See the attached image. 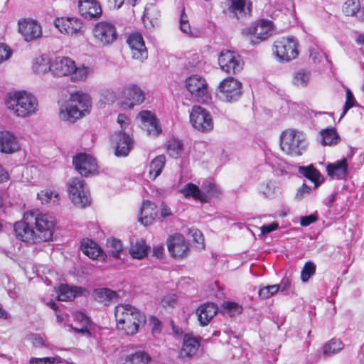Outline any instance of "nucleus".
I'll return each instance as SVG.
<instances>
[{
	"instance_id": "obj_1",
	"label": "nucleus",
	"mask_w": 364,
	"mask_h": 364,
	"mask_svg": "<svg viewBox=\"0 0 364 364\" xmlns=\"http://www.w3.org/2000/svg\"><path fill=\"white\" fill-rule=\"evenodd\" d=\"M145 321V316L129 304L115 306V322L118 331L126 336H134L139 331V325Z\"/></svg>"
},
{
	"instance_id": "obj_2",
	"label": "nucleus",
	"mask_w": 364,
	"mask_h": 364,
	"mask_svg": "<svg viewBox=\"0 0 364 364\" xmlns=\"http://www.w3.org/2000/svg\"><path fill=\"white\" fill-rule=\"evenodd\" d=\"M5 103L9 110L20 117H26L35 113L38 105L36 97L24 90L9 93Z\"/></svg>"
},
{
	"instance_id": "obj_3",
	"label": "nucleus",
	"mask_w": 364,
	"mask_h": 364,
	"mask_svg": "<svg viewBox=\"0 0 364 364\" xmlns=\"http://www.w3.org/2000/svg\"><path fill=\"white\" fill-rule=\"evenodd\" d=\"M30 213L31 217L28 221L33 225L34 243L52 241L56 225L55 220L38 209L30 210Z\"/></svg>"
},
{
	"instance_id": "obj_4",
	"label": "nucleus",
	"mask_w": 364,
	"mask_h": 364,
	"mask_svg": "<svg viewBox=\"0 0 364 364\" xmlns=\"http://www.w3.org/2000/svg\"><path fill=\"white\" fill-rule=\"evenodd\" d=\"M91 105L90 97L87 94L77 91L70 95L65 110H61L60 114L65 119L75 122L85 113L89 112Z\"/></svg>"
},
{
	"instance_id": "obj_5",
	"label": "nucleus",
	"mask_w": 364,
	"mask_h": 364,
	"mask_svg": "<svg viewBox=\"0 0 364 364\" xmlns=\"http://www.w3.org/2000/svg\"><path fill=\"white\" fill-rule=\"evenodd\" d=\"M187 90L199 103H209L211 96L208 91V84L205 79L198 75L190 76L186 80Z\"/></svg>"
},
{
	"instance_id": "obj_6",
	"label": "nucleus",
	"mask_w": 364,
	"mask_h": 364,
	"mask_svg": "<svg viewBox=\"0 0 364 364\" xmlns=\"http://www.w3.org/2000/svg\"><path fill=\"white\" fill-rule=\"evenodd\" d=\"M68 189L72 202L81 207L91 203V197L86 189L85 181L79 178H72L68 184Z\"/></svg>"
},
{
	"instance_id": "obj_7",
	"label": "nucleus",
	"mask_w": 364,
	"mask_h": 364,
	"mask_svg": "<svg viewBox=\"0 0 364 364\" xmlns=\"http://www.w3.org/2000/svg\"><path fill=\"white\" fill-rule=\"evenodd\" d=\"M54 26L63 35L77 37L85 33L84 24L81 19L77 17H58L54 20Z\"/></svg>"
},
{
	"instance_id": "obj_8",
	"label": "nucleus",
	"mask_w": 364,
	"mask_h": 364,
	"mask_svg": "<svg viewBox=\"0 0 364 364\" xmlns=\"http://www.w3.org/2000/svg\"><path fill=\"white\" fill-rule=\"evenodd\" d=\"M273 52L281 61H290L295 59L299 54L296 41L289 38H282L275 41Z\"/></svg>"
},
{
	"instance_id": "obj_9",
	"label": "nucleus",
	"mask_w": 364,
	"mask_h": 364,
	"mask_svg": "<svg viewBox=\"0 0 364 364\" xmlns=\"http://www.w3.org/2000/svg\"><path fill=\"white\" fill-rule=\"evenodd\" d=\"M73 164L76 171L84 177L92 176L99 173L96 159L86 153H80L74 156Z\"/></svg>"
},
{
	"instance_id": "obj_10",
	"label": "nucleus",
	"mask_w": 364,
	"mask_h": 364,
	"mask_svg": "<svg viewBox=\"0 0 364 364\" xmlns=\"http://www.w3.org/2000/svg\"><path fill=\"white\" fill-rule=\"evenodd\" d=\"M218 64L226 73L235 75L242 70L244 63L240 55L230 50H224L218 57Z\"/></svg>"
},
{
	"instance_id": "obj_11",
	"label": "nucleus",
	"mask_w": 364,
	"mask_h": 364,
	"mask_svg": "<svg viewBox=\"0 0 364 364\" xmlns=\"http://www.w3.org/2000/svg\"><path fill=\"white\" fill-rule=\"evenodd\" d=\"M273 32V24L271 21L262 19L250 27L244 33L249 36L252 43L257 44L268 38Z\"/></svg>"
},
{
	"instance_id": "obj_12",
	"label": "nucleus",
	"mask_w": 364,
	"mask_h": 364,
	"mask_svg": "<svg viewBox=\"0 0 364 364\" xmlns=\"http://www.w3.org/2000/svg\"><path fill=\"white\" fill-rule=\"evenodd\" d=\"M298 132L294 129L283 131L280 136L281 149L287 155L298 156L301 155L299 147L301 140L297 135Z\"/></svg>"
},
{
	"instance_id": "obj_13",
	"label": "nucleus",
	"mask_w": 364,
	"mask_h": 364,
	"mask_svg": "<svg viewBox=\"0 0 364 364\" xmlns=\"http://www.w3.org/2000/svg\"><path fill=\"white\" fill-rule=\"evenodd\" d=\"M166 245L171 256L176 259L187 257L190 251L189 242L180 233L170 235L167 238Z\"/></svg>"
},
{
	"instance_id": "obj_14",
	"label": "nucleus",
	"mask_w": 364,
	"mask_h": 364,
	"mask_svg": "<svg viewBox=\"0 0 364 364\" xmlns=\"http://www.w3.org/2000/svg\"><path fill=\"white\" fill-rule=\"evenodd\" d=\"M242 85L240 81L233 77H228L220 83L218 90L225 101L235 102L242 95Z\"/></svg>"
},
{
	"instance_id": "obj_15",
	"label": "nucleus",
	"mask_w": 364,
	"mask_h": 364,
	"mask_svg": "<svg viewBox=\"0 0 364 364\" xmlns=\"http://www.w3.org/2000/svg\"><path fill=\"white\" fill-rule=\"evenodd\" d=\"M190 122L196 129L200 132H208L213 127L210 114L200 106L195 105L192 107Z\"/></svg>"
},
{
	"instance_id": "obj_16",
	"label": "nucleus",
	"mask_w": 364,
	"mask_h": 364,
	"mask_svg": "<svg viewBox=\"0 0 364 364\" xmlns=\"http://www.w3.org/2000/svg\"><path fill=\"white\" fill-rule=\"evenodd\" d=\"M120 98V106L124 109H131L144 101L145 94L138 85L133 84L124 89Z\"/></svg>"
},
{
	"instance_id": "obj_17",
	"label": "nucleus",
	"mask_w": 364,
	"mask_h": 364,
	"mask_svg": "<svg viewBox=\"0 0 364 364\" xmlns=\"http://www.w3.org/2000/svg\"><path fill=\"white\" fill-rule=\"evenodd\" d=\"M93 36L99 46L111 45L114 41V23L107 21L97 22L93 28Z\"/></svg>"
},
{
	"instance_id": "obj_18",
	"label": "nucleus",
	"mask_w": 364,
	"mask_h": 364,
	"mask_svg": "<svg viewBox=\"0 0 364 364\" xmlns=\"http://www.w3.org/2000/svg\"><path fill=\"white\" fill-rule=\"evenodd\" d=\"M31 217L30 210L26 211L21 221L16 222L14 225V230L18 239L26 242L34 243L33 225L28 221Z\"/></svg>"
},
{
	"instance_id": "obj_19",
	"label": "nucleus",
	"mask_w": 364,
	"mask_h": 364,
	"mask_svg": "<svg viewBox=\"0 0 364 364\" xmlns=\"http://www.w3.org/2000/svg\"><path fill=\"white\" fill-rule=\"evenodd\" d=\"M127 42L131 49L133 58L139 60L147 58L148 51L141 33L137 32L131 33Z\"/></svg>"
},
{
	"instance_id": "obj_20",
	"label": "nucleus",
	"mask_w": 364,
	"mask_h": 364,
	"mask_svg": "<svg viewBox=\"0 0 364 364\" xmlns=\"http://www.w3.org/2000/svg\"><path fill=\"white\" fill-rule=\"evenodd\" d=\"M75 68V63L69 57H58L49 65V70L57 77L69 75Z\"/></svg>"
},
{
	"instance_id": "obj_21",
	"label": "nucleus",
	"mask_w": 364,
	"mask_h": 364,
	"mask_svg": "<svg viewBox=\"0 0 364 364\" xmlns=\"http://www.w3.org/2000/svg\"><path fill=\"white\" fill-rule=\"evenodd\" d=\"M19 33L23 36L26 41H31L42 35L41 26L34 20L22 19L18 21Z\"/></svg>"
},
{
	"instance_id": "obj_22",
	"label": "nucleus",
	"mask_w": 364,
	"mask_h": 364,
	"mask_svg": "<svg viewBox=\"0 0 364 364\" xmlns=\"http://www.w3.org/2000/svg\"><path fill=\"white\" fill-rule=\"evenodd\" d=\"M134 141L128 132H118L115 141V156L126 157L133 148Z\"/></svg>"
},
{
	"instance_id": "obj_23",
	"label": "nucleus",
	"mask_w": 364,
	"mask_h": 364,
	"mask_svg": "<svg viewBox=\"0 0 364 364\" xmlns=\"http://www.w3.org/2000/svg\"><path fill=\"white\" fill-rule=\"evenodd\" d=\"M79 11L84 18L92 19L102 15V8L96 0H80L78 2Z\"/></svg>"
},
{
	"instance_id": "obj_24",
	"label": "nucleus",
	"mask_w": 364,
	"mask_h": 364,
	"mask_svg": "<svg viewBox=\"0 0 364 364\" xmlns=\"http://www.w3.org/2000/svg\"><path fill=\"white\" fill-rule=\"evenodd\" d=\"M80 249L82 252L92 259L103 261L106 255L100 245L89 238H84L81 242Z\"/></svg>"
},
{
	"instance_id": "obj_25",
	"label": "nucleus",
	"mask_w": 364,
	"mask_h": 364,
	"mask_svg": "<svg viewBox=\"0 0 364 364\" xmlns=\"http://www.w3.org/2000/svg\"><path fill=\"white\" fill-rule=\"evenodd\" d=\"M158 215L157 205L149 200H144L140 210L139 221L144 226H149L153 224Z\"/></svg>"
},
{
	"instance_id": "obj_26",
	"label": "nucleus",
	"mask_w": 364,
	"mask_h": 364,
	"mask_svg": "<svg viewBox=\"0 0 364 364\" xmlns=\"http://www.w3.org/2000/svg\"><path fill=\"white\" fill-rule=\"evenodd\" d=\"M20 149L16 137L7 131L0 132V151L6 154H12Z\"/></svg>"
},
{
	"instance_id": "obj_27",
	"label": "nucleus",
	"mask_w": 364,
	"mask_h": 364,
	"mask_svg": "<svg viewBox=\"0 0 364 364\" xmlns=\"http://www.w3.org/2000/svg\"><path fill=\"white\" fill-rule=\"evenodd\" d=\"M200 337H193L188 334L184 335L179 356L181 358H191L197 353L200 345Z\"/></svg>"
},
{
	"instance_id": "obj_28",
	"label": "nucleus",
	"mask_w": 364,
	"mask_h": 364,
	"mask_svg": "<svg viewBox=\"0 0 364 364\" xmlns=\"http://www.w3.org/2000/svg\"><path fill=\"white\" fill-rule=\"evenodd\" d=\"M218 312V306L212 302L201 304L196 310L198 320L202 326H207Z\"/></svg>"
},
{
	"instance_id": "obj_29",
	"label": "nucleus",
	"mask_w": 364,
	"mask_h": 364,
	"mask_svg": "<svg viewBox=\"0 0 364 364\" xmlns=\"http://www.w3.org/2000/svg\"><path fill=\"white\" fill-rule=\"evenodd\" d=\"M84 292H86V295L89 294V291L82 287L60 284L58 287V299L63 301H72L77 296L82 295Z\"/></svg>"
},
{
	"instance_id": "obj_30",
	"label": "nucleus",
	"mask_w": 364,
	"mask_h": 364,
	"mask_svg": "<svg viewBox=\"0 0 364 364\" xmlns=\"http://www.w3.org/2000/svg\"><path fill=\"white\" fill-rule=\"evenodd\" d=\"M150 247L143 238L132 242L129 248V253L134 259H141L148 255Z\"/></svg>"
},
{
	"instance_id": "obj_31",
	"label": "nucleus",
	"mask_w": 364,
	"mask_h": 364,
	"mask_svg": "<svg viewBox=\"0 0 364 364\" xmlns=\"http://www.w3.org/2000/svg\"><path fill=\"white\" fill-rule=\"evenodd\" d=\"M180 193L186 198H191L202 203L207 202L205 196L203 194L199 187L193 183L186 184L183 188L180 190Z\"/></svg>"
},
{
	"instance_id": "obj_32",
	"label": "nucleus",
	"mask_w": 364,
	"mask_h": 364,
	"mask_svg": "<svg viewBox=\"0 0 364 364\" xmlns=\"http://www.w3.org/2000/svg\"><path fill=\"white\" fill-rule=\"evenodd\" d=\"M328 175L331 177L336 176L338 178H345L348 173V163L346 159L328 164L326 166Z\"/></svg>"
},
{
	"instance_id": "obj_33",
	"label": "nucleus",
	"mask_w": 364,
	"mask_h": 364,
	"mask_svg": "<svg viewBox=\"0 0 364 364\" xmlns=\"http://www.w3.org/2000/svg\"><path fill=\"white\" fill-rule=\"evenodd\" d=\"M151 355L145 350H137L126 355L124 361L127 364H150Z\"/></svg>"
},
{
	"instance_id": "obj_34",
	"label": "nucleus",
	"mask_w": 364,
	"mask_h": 364,
	"mask_svg": "<svg viewBox=\"0 0 364 364\" xmlns=\"http://www.w3.org/2000/svg\"><path fill=\"white\" fill-rule=\"evenodd\" d=\"M166 164L164 155L156 156L149 164V176L151 180L156 179L162 172Z\"/></svg>"
},
{
	"instance_id": "obj_35",
	"label": "nucleus",
	"mask_w": 364,
	"mask_h": 364,
	"mask_svg": "<svg viewBox=\"0 0 364 364\" xmlns=\"http://www.w3.org/2000/svg\"><path fill=\"white\" fill-rule=\"evenodd\" d=\"M322 144L323 146H334L338 144L340 136L334 127L321 130Z\"/></svg>"
},
{
	"instance_id": "obj_36",
	"label": "nucleus",
	"mask_w": 364,
	"mask_h": 364,
	"mask_svg": "<svg viewBox=\"0 0 364 364\" xmlns=\"http://www.w3.org/2000/svg\"><path fill=\"white\" fill-rule=\"evenodd\" d=\"M92 297L95 301L108 305L114 298V291L108 288H98L94 289Z\"/></svg>"
},
{
	"instance_id": "obj_37",
	"label": "nucleus",
	"mask_w": 364,
	"mask_h": 364,
	"mask_svg": "<svg viewBox=\"0 0 364 364\" xmlns=\"http://www.w3.org/2000/svg\"><path fill=\"white\" fill-rule=\"evenodd\" d=\"M252 4L250 2L247 5V0H231V9L236 14L240 16L250 15L251 12Z\"/></svg>"
},
{
	"instance_id": "obj_38",
	"label": "nucleus",
	"mask_w": 364,
	"mask_h": 364,
	"mask_svg": "<svg viewBox=\"0 0 364 364\" xmlns=\"http://www.w3.org/2000/svg\"><path fill=\"white\" fill-rule=\"evenodd\" d=\"M310 75L309 71L305 69H300L293 74L291 82L296 87H305L309 81Z\"/></svg>"
},
{
	"instance_id": "obj_39",
	"label": "nucleus",
	"mask_w": 364,
	"mask_h": 364,
	"mask_svg": "<svg viewBox=\"0 0 364 364\" xmlns=\"http://www.w3.org/2000/svg\"><path fill=\"white\" fill-rule=\"evenodd\" d=\"M183 150V144L175 138L169 139L166 144V151L172 158H178Z\"/></svg>"
},
{
	"instance_id": "obj_40",
	"label": "nucleus",
	"mask_w": 364,
	"mask_h": 364,
	"mask_svg": "<svg viewBox=\"0 0 364 364\" xmlns=\"http://www.w3.org/2000/svg\"><path fill=\"white\" fill-rule=\"evenodd\" d=\"M139 117L143 122L149 123V124L154 127L157 134L161 132V129L159 125L158 120L155 115L149 110H143L139 112Z\"/></svg>"
},
{
	"instance_id": "obj_41",
	"label": "nucleus",
	"mask_w": 364,
	"mask_h": 364,
	"mask_svg": "<svg viewBox=\"0 0 364 364\" xmlns=\"http://www.w3.org/2000/svg\"><path fill=\"white\" fill-rule=\"evenodd\" d=\"M302 173L306 178L312 181L316 187L320 184L321 181L319 180L321 175L319 171L314 168L312 165L303 167Z\"/></svg>"
},
{
	"instance_id": "obj_42",
	"label": "nucleus",
	"mask_w": 364,
	"mask_h": 364,
	"mask_svg": "<svg viewBox=\"0 0 364 364\" xmlns=\"http://www.w3.org/2000/svg\"><path fill=\"white\" fill-rule=\"evenodd\" d=\"M159 16V11L154 6L151 5L146 6L144 11L143 21L144 23L149 22L154 26V23H156Z\"/></svg>"
},
{
	"instance_id": "obj_43",
	"label": "nucleus",
	"mask_w": 364,
	"mask_h": 364,
	"mask_svg": "<svg viewBox=\"0 0 364 364\" xmlns=\"http://www.w3.org/2000/svg\"><path fill=\"white\" fill-rule=\"evenodd\" d=\"M90 73V69L88 67H85L84 65L77 67L75 65V68L73 70V72H72L71 75V80L73 82H82L85 81L87 78L88 75Z\"/></svg>"
},
{
	"instance_id": "obj_44",
	"label": "nucleus",
	"mask_w": 364,
	"mask_h": 364,
	"mask_svg": "<svg viewBox=\"0 0 364 364\" xmlns=\"http://www.w3.org/2000/svg\"><path fill=\"white\" fill-rule=\"evenodd\" d=\"M343 348V343L339 339L333 338L323 346V353L326 355L334 354Z\"/></svg>"
},
{
	"instance_id": "obj_45",
	"label": "nucleus",
	"mask_w": 364,
	"mask_h": 364,
	"mask_svg": "<svg viewBox=\"0 0 364 364\" xmlns=\"http://www.w3.org/2000/svg\"><path fill=\"white\" fill-rule=\"evenodd\" d=\"M221 307L223 310L230 316L236 314H240L242 311V306L234 301H224L221 305Z\"/></svg>"
},
{
	"instance_id": "obj_46",
	"label": "nucleus",
	"mask_w": 364,
	"mask_h": 364,
	"mask_svg": "<svg viewBox=\"0 0 364 364\" xmlns=\"http://www.w3.org/2000/svg\"><path fill=\"white\" fill-rule=\"evenodd\" d=\"M280 286L277 284L268 285L259 289L258 296L262 299H267L279 291Z\"/></svg>"
},
{
	"instance_id": "obj_47",
	"label": "nucleus",
	"mask_w": 364,
	"mask_h": 364,
	"mask_svg": "<svg viewBox=\"0 0 364 364\" xmlns=\"http://www.w3.org/2000/svg\"><path fill=\"white\" fill-rule=\"evenodd\" d=\"M316 264L312 262H307L304 264L301 272V279L303 282L309 281V278L316 272Z\"/></svg>"
},
{
	"instance_id": "obj_48",
	"label": "nucleus",
	"mask_w": 364,
	"mask_h": 364,
	"mask_svg": "<svg viewBox=\"0 0 364 364\" xmlns=\"http://www.w3.org/2000/svg\"><path fill=\"white\" fill-rule=\"evenodd\" d=\"M360 9L359 0H347L343 5V12L346 16H354Z\"/></svg>"
},
{
	"instance_id": "obj_49",
	"label": "nucleus",
	"mask_w": 364,
	"mask_h": 364,
	"mask_svg": "<svg viewBox=\"0 0 364 364\" xmlns=\"http://www.w3.org/2000/svg\"><path fill=\"white\" fill-rule=\"evenodd\" d=\"M50 63L45 58H37L33 65V69L38 74H44L49 70Z\"/></svg>"
},
{
	"instance_id": "obj_50",
	"label": "nucleus",
	"mask_w": 364,
	"mask_h": 364,
	"mask_svg": "<svg viewBox=\"0 0 364 364\" xmlns=\"http://www.w3.org/2000/svg\"><path fill=\"white\" fill-rule=\"evenodd\" d=\"M346 100L343 107V111L341 115V118H342L347 112L355 106V104L356 103V100L350 91V90L348 87H346Z\"/></svg>"
},
{
	"instance_id": "obj_51",
	"label": "nucleus",
	"mask_w": 364,
	"mask_h": 364,
	"mask_svg": "<svg viewBox=\"0 0 364 364\" xmlns=\"http://www.w3.org/2000/svg\"><path fill=\"white\" fill-rule=\"evenodd\" d=\"M37 196L42 203H48L52 200L53 197L58 199L59 195L58 193H55L50 190H45L38 193Z\"/></svg>"
},
{
	"instance_id": "obj_52",
	"label": "nucleus",
	"mask_w": 364,
	"mask_h": 364,
	"mask_svg": "<svg viewBox=\"0 0 364 364\" xmlns=\"http://www.w3.org/2000/svg\"><path fill=\"white\" fill-rule=\"evenodd\" d=\"M149 322L151 326V333L153 336H156L161 333L162 323L156 316H152L149 318Z\"/></svg>"
},
{
	"instance_id": "obj_53",
	"label": "nucleus",
	"mask_w": 364,
	"mask_h": 364,
	"mask_svg": "<svg viewBox=\"0 0 364 364\" xmlns=\"http://www.w3.org/2000/svg\"><path fill=\"white\" fill-rule=\"evenodd\" d=\"M180 26H181V30L183 33H191V25L188 22L187 15L185 13L184 8L182 9L181 14Z\"/></svg>"
},
{
	"instance_id": "obj_54",
	"label": "nucleus",
	"mask_w": 364,
	"mask_h": 364,
	"mask_svg": "<svg viewBox=\"0 0 364 364\" xmlns=\"http://www.w3.org/2000/svg\"><path fill=\"white\" fill-rule=\"evenodd\" d=\"M117 122L120 125L121 129L119 132H127L129 128L131 120L129 117L124 114H119Z\"/></svg>"
},
{
	"instance_id": "obj_55",
	"label": "nucleus",
	"mask_w": 364,
	"mask_h": 364,
	"mask_svg": "<svg viewBox=\"0 0 364 364\" xmlns=\"http://www.w3.org/2000/svg\"><path fill=\"white\" fill-rule=\"evenodd\" d=\"M12 54L11 49L4 43H0V63L9 59Z\"/></svg>"
},
{
	"instance_id": "obj_56",
	"label": "nucleus",
	"mask_w": 364,
	"mask_h": 364,
	"mask_svg": "<svg viewBox=\"0 0 364 364\" xmlns=\"http://www.w3.org/2000/svg\"><path fill=\"white\" fill-rule=\"evenodd\" d=\"M76 321H79L84 326H87L90 324V318L82 312H77L75 315Z\"/></svg>"
},
{
	"instance_id": "obj_57",
	"label": "nucleus",
	"mask_w": 364,
	"mask_h": 364,
	"mask_svg": "<svg viewBox=\"0 0 364 364\" xmlns=\"http://www.w3.org/2000/svg\"><path fill=\"white\" fill-rule=\"evenodd\" d=\"M316 220L317 216L314 214H311L307 216L301 217L300 219V224L301 226L306 227L309 226V225L316 222Z\"/></svg>"
},
{
	"instance_id": "obj_58",
	"label": "nucleus",
	"mask_w": 364,
	"mask_h": 364,
	"mask_svg": "<svg viewBox=\"0 0 364 364\" xmlns=\"http://www.w3.org/2000/svg\"><path fill=\"white\" fill-rule=\"evenodd\" d=\"M279 228V224L277 222H273L270 224L265 225L261 227V233L262 235H267L274 230H276Z\"/></svg>"
},
{
	"instance_id": "obj_59",
	"label": "nucleus",
	"mask_w": 364,
	"mask_h": 364,
	"mask_svg": "<svg viewBox=\"0 0 364 364\" xmlns=\"http://www.w3.org/2000/svg\"><path fill=\"white\" fill-rule=\"evenodd\" d=\"M262 196L265 198H270L274 194V188L268 183L262 186L260 191Z\"/></svg>"
},
{
	"instance_id": "obj_60",
	"label": "nucleus",
	"mask_w": 364,
	"mask_h": 364,
	"mask_svg": "<svg viewBox=\"0 0 364 364\" xmlns=\"http://www.w3.org/2000/svg\"><path fill=\"white\" fill-rule=\"evenodd\" d=\"M193 237L195 242L200 245L203 247L204 246V237L202 232L198 230H195L193 233Z\"/></svg>"
},
{
	"instance_id": "obj_61",
	"label": "nucleus",
	"mask_w": 364,
	"mask_h": 364,
	"mask_svg": "<svg viewBox=\"0 0 364 364\" xmlns=\"http://www.w3.org/2000/svg\"><path fill=\"white\" fill-rule=\"evenodd\" d=\"M164 255V247L162 245H159L153 248V255L157 259H162Z\"/></svg>"
},
{
	"instance_id": "obj_62",
	"label": "nucleus",
	"mask_w": 364,
	"mask_h": 364,
	"mask_svg": "<svg viewBox=\"0 0 364 364\" xmlns=\"http://www.w3.org/2000/svg\"><path fill=\"white\" fill-rule=\"evenodd\" d=\"M30 339L33 345L36 347L43 346L45 345L43 338L36 334H32Z\"/></svg>"
},
{
	"instance_id": "obj_63",
	"label": "nucleus",
	"mask_w": 364,
	"mask_h": 364,
	"mask_svg": "<svg viewBox=\"0 0 364 364\" xmlns=\"http://www.w3.org/2000/svg\"><path fill=\"white\" fill-rule=\"evenodd\" d=\"M291 284V282L290 279L287 278V277H284L282 279L280 284H279L280 286L279 290H281V291H283V292L286 291L290 288Z\"/></svg>"
},
{
	"instance_id": "obj_64",
	"label": "nucleus",
	"mask_w": 364,
	"mask_h": 364,
	"mask_svg": "<svg viewBox=\"0 0 364 364\" xmlns=\"http://www.w3.org/2000/svg\"><path fill=\"white\" fill-rule=\"evenodd\" d=\"M172 215L170 208L165 203H162L161 205V216L162 218L169 217Z\"/></svg>"
}]
</instances>
